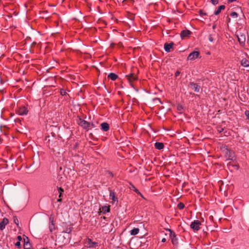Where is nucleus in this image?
<instances>
[{
	"label": "nucleus",
	"mask_w": 249,
	"mask_h": 249,
	"mask_svg": "<svg viewBox=\"0 0 249 249\" xmlns=\"http://www.w3.org/2000/svg\"><path fill=\"white\" fill-rule=\"evenodd\" d=\"M221 150L228 160H232L234 158V153L232 151L229 150L227 146H223Z\"/></svg>",
	"instance_id": "1"
},
{
	"label": "nucleus",
	"mask_w": 249,
	"mask_h": 249,
	"mask_svg": "<svg viewBox=\"0 0 249 249\" xmlns=\"http://www.w3.org/2000/svg\"><path fill=\"white\" fill-rule=\"evenodd\" d=\"M200 225L201 222L199 220H196L191 223L190 228L195 231H196L200 229Z\"/></svg>",
	"instance_id": "2"
},
{
	"label": "nucleus",
	"mask_w": 249,
	"mask_h": 249,
	"mask_svg": "<svg viewBox=\"0 0 249 249\" xmlns=\"http://www.w3.org/2000/svg\"><path fill=\"white\" fill-rule=\"evenodd\" d=\"M97 243L92 242L91 240L89 238L87 239L85 241V246L89 248H93L97 246Z\"/></svg>",
	"instance_id": "3"
},
{
	"label": "nucleus",
	"mask_w": 249,
	"mask_h": 249,
	"mask_svg": "<svg viewBox=\"0 0 249 249\" xmlns=\"http://www.w3.org/2000/svg\"><path fill=\"white\" fill-rule=\"evenodd\" d=\"M199 56V53L198 51H194L190 53L187 59L188 60H194L197 58H198Z\"/></svg>",
	"instance_id": "4"
},
{
	"label": "nucleus",
	"mask_w": 249,
	"mask_h": 249,
	"mask_svg": "<svg viewBox=\"0 0 249 249\" xmlns=\"http://www.w3.org/2000/svg\"><path fill=\"white\" fill-rule=\"evenodd\" d=\"M168 231L170 232V236L171 239L172 243L174 245H177L178 243V239L176 237V234L174 232L171 231L170 229H168Z\"/></svg>",
	"instance_id": "5"
},
{
	"label": "nucleus",
	"mask_w": 249,
	"mask_h": 249,
	"mask_svg": "<svg viewBox=\"0 0 249 249\" xmlns=\"http://www.w3.org/2000/svg\"><path fill=\"white\" fill-rule=\"evenodd\" d=\"M79 124L80 126L86 129H89L91 126L93 125V124H90L89 123L83 120H80Z\"/></svg>",
	"instance_id": "6"
},
{
	"label": "nucleus",
	"mask_w": 249,
	"mask_h": 249,
	"mask_svg": "<svg viewBox=\"0 0 249 249\" xmlns=\"http://www.w3.org/2000/svg\"><path fill=\"white\" fill-rule=\"evenodd\" d=\"M23 240H24V248L25 249H30L31 246L29 242V239L28 237L26 236H23Z\"/></svg>",
	"instance_id": "7"
},
{
	"label": "nucleus",
	"mask_w": 249,
	"mask_h": 249,
	"mask_svg": "<svg viewBox=\"0 0 249 249\" xmlns=\"http://www.w3.org/2000/svg\"><path fill=\"white\" fill-rule=\"evenodd\" d=\"M189 87L196 92H199L200 89V86L193 82H190Z\"/></svg>",
	"instance_id": "8"
},
{
	"label": "nucleus",
	"mask_w": 249,
	"mask_h": 249,
	"mask_svg": "<svg viewBox=\"0 0 249 249\" xmlns=\"http://www.w3.org/2000/svg\"><path fill=\"white\" fill-rule=\"evenodd\" d=\"M126 77L130 84L137 79V76L133 73H130L126 75Z\"/></svg>",
	"instance_id": "9"
},
{
	"label": "nucleus",
	"mask_w": 249,
	"mask_h": 249,
	"mask_svg": "<svg viewBox=\"0 0 249 249\" xmlns=\"http://www.w3.org/2000/svg\"><path fill=\"white\" fill-rule=\"evenodd\" d=\"M9 220L6 218H4L2 221L0 222V230L2 231L5 229V226L8 223Z\"/></svg>",
	"instance_id": "10"
},
{
	"label": "nucleus",
	"mask_w": 249,
	"mask_h": 249,
	"mask_svg": "<svg viewBox=\"0 0 249 249\" xmlns=\"http://www.w3.org/2000/svg\"><path fill=\"white\" fill-rule=\"evenodd\" d=\"M238 40L239 42L241 44H244L246 40V36L245 35L243 34H240L239 35H237Z\"/></svg>",
	"instance_id": "11"
},
{
	"label": "nucleus",
	"mask_w": 249,
	"mask_h": 249,
	"mask_svg": "<svg viewBox=\"0 0 249 249\" xmlns=\"http://www.w3.org/2000/svg\"><path fill=\"white\" fill-rule=\"evenodd\" d=\"M28 110L25 107L19 108L18 111V113L19 115H25L27 114Z\"/></svg>",
	"instance_id": "12"
},
{
	"label": "nucleus",
	"mask_w": 249,
	"mask_h": 249,
	"mask_svg": "<svg viewBox=\"0 0 249 249\" xmlns=\"http://www.w3.org/2000/svg\"><path fill=\"white\" fill-rule=\"evenodd\" d=\"M191 34V32L189 30H183L180 34V36L182 39L188 37Z\"/></svg>",
	"instance_id": "13"
},
{
	"label": "nucleus",
	"mask_w": 249,
	"mask_h": 249,
	"mask_svg": "<svg viewBox=\"0 0 249 249\" xmlns=\"http://www.w3.org/2000/svg\"><path fill=\"white\" fill-rule=\"evenodd\" d=\"M109 198L112 200L113 202H117L118 199L115 196V194L114 191H110Z\"/></svg>",
	"instance_id": "14"
},
{
	"label": "nucleus",
	"mask_w": 249,
	"mask_h": 249,
	"mask_svg": "<svg viewBox=\"0 0 249 249\" xmlns=\"http://www.w3.org/2000/svg\"><path fill=\"white\" fill-rule=\"evenodd\" d=\"M174 44L173 43L168 44L167 43L164 44V48L166 52H170V50L172 48Z\"/></svg>",
	"instance_id": "15"
},
{
	"label": "nucleus",
	"mask_w": 249,
	"mask_h": 249,
	"mask_svg": "<svg viewBox=\"0 0 249 249\" xmlns=\"http://www.w3.org/2000/svg\"><path fill=\"white\" fill-rule=\"evenodd\" d=\"M129 189L130 190H133L137 194L140 195L142 197H143L142 195L140 192V191L131 183H130Z\"/></svg>",
	"instance_id": "16"
},
{
	"label": "nucleus",
	"mask_w": 249,
	"mask_h": 249,
	"mask_svg": "<svg viewBox=\"0 0 249 249\" xmlns=\"http://www.w3.org/2000/svg\"><path fill=\"white\" fill-rule=\"evenodd\" d=\"M101 128L104 131H107L109 130V124L107 123H103L101 124Z\"/></svg>",
	"instance_id": "17"
},
{
	"label": "nucleus",
	"mask_w": 249,
	"mask_h": 249,
	"mask_svg": "<svg viewBox=\"0 0 249 249\" xmlns=\"http://www.w3.org/2000/svg\"><path fill=\"white\" fill-rule=\"evenodd\" d=\"M155 147L158 150H161L163 148L164 144L162 142H156L155 143Z\"/></svg>",
	"instance_id": "18"
},
{
	"label": "nucleus",
	"mask_w": 249,
	"mask_h": 249,
	"mask_svg": "<svg viewBox=\"0 0 249 249\" xmlns=\"http://www.w3.org/2000/svg\"><path fill=\"white\" fill-rule=\"evenodd\" d=\"M101 212L103 213H108L110 211L109 206H105L102 207L100 209Z\"/></svg>",
	"instance_id": "19"
},
{
	"label": "nucleus",
	"mask_w": 249,
	"mask_h": 249,
	"mask_svg": "<svg viewBox=\"0 0 249 249\" xmlns=\"http://www.w3.org/2000/svg\"><path fill=\"white\" fill-rule=\"evenodd\" d=\"M225 6L224 5L219 6L217 9L214 12V14L215 15H218L221 11V10L225 9Z\"/></svg>",
	"instance_id": "20"
},
{
	"label": "nucleus",
	"mask_w": 249,
	"mask_h": 249,
	"mask_svg": "<svg viewBox=\"0 0 249 249\" xmlns=\"http://www.w3.org/2000/svg\"><path fill=\"white\" fill-rule=\"evenodd\" d=\"M241 64L243 67H247L249 66V61L246 59H243L241 61Z\"/></svg>",
	"instance_id": "21"
},
{
	"label": "nucleus",
	"mask_w": 249,
	"mask_h": 249,
	"mask_svg": "<svg viewBox=\"0 0 249 249\" xmlns=\"http://www.w3.org/2000/svg\"><path fill=\"white\" fill-rule=\"evenodd\" d=\"M49 228L50 231L51 232H53L56 229L54 222L50 223L49 225Z\"/></svg>",
	"instance_id": "22"
},
{
	"label": "nucleus",
	"mask_w": 249,
	"mask_h": 249,
	"mask_svg": "<svg viewBox=\"0 0 249 249\" xmlns=\"http://www.w3.org/2000/svg\"><path fill=\"white\" fill-rule=\"evenodd\" d=\"M139 231L140 230L139 228H134V229L130 231V234L132 235H135L139 233Z\"/></svg>",
	"instance_id": "23"
},
{
	"label": "nucleus",
	"mask_w": 249,
	"mask_h": 249,
	"mask_svg": "<svg viewBox=\"0 0 249 249\" xmlns=\"http://www.w3.org/2000/svg\"><path fill=\"white\" fill-rule=\"evenodd\" d=\"M108 78L114 81L118 78V76L114 73H110L108 75Z\"/></svg>",
	"instance_id": "24"
},
{
	"label": "nucleus",
	"mask_w": 249,
	"mask_h": 249,
	"mask_svg": "<svg viewBox=\"0 0 249 249\" xmlns=\"http://www.w3.org/2000/svg\"><path fill=\"white\" fill-rule=\"evenodd\" d=\"M231 16L233 18H236L238 17V14L235 12H232L231 13Z\"/></svg>",
	"instance_id": "25"
},
{
	"label": "nucleus",
	"mask_w": 249,
	"mask_h": 249,
	"mask_svg": "<svg viewBox=\"0 0 249 249\" xmlns=\"http://www.w3.org/2000/svg\"><path fill=\"white\" fill-rule=\"evenodd\" d=\"M64 192V190L62 188H61V187L59 188H58V192H59V197H61L62 195V193H63Z\"/></svg>",
	"instance_id": "26"
},
{
	"label": "nucleus",
	"mask_w": 249,
	"mask_h": 249,
	"mask_svg": "<svg viewBox=\"0 0 249 249\" xmlns=\"http://www.w3.org/2000/svg\"><path fill=\"white\" fill-rule=\"evenodd\" d=\"M178 209H179L180 210H181L182 209L184 208V205L182 203H179L178 205Z\"/></svg>",
	"instance_id": "27"
},
{
	"label": "nucleus",
	"mask_w": 249,
	"mask_h": 249,
	"mask_svg": "<svg viewBox=\"0 0 249 249\" xmlns=\"http://www.w3.org/2000/svg\"><path fill=\"white\" fill-rule=\"evenodd\" d=\"M14 222L18 226V220L17 217H14Z\"/></svg>",
	"instance_id": "28"
},
{
	"label": "nucleus",
	"mask_w": 249,
	"mask_h": 249,
	"mask_svg": "<svg viewBox=\"0 0 249 249\" xmlns=\"http://www.w3.org/2000/svg\"><path fill=\"white\" fill-rule=\"evenodd\" d=\"M245 114L247 117V119L249 120V110H246L245 112Z\"/></svg>",
	"instance_id": "29"
},
{
	"label": "nucleus",
	"mask_w": 249,
	"mask_h": 249,
	"mask_svg": "<svg viewBox=\"0 0 249 249\" xmlns=\"http://www.w3.org/2000/svg\"><path fill=\"white\" fill-rule=\"evenodd\" d=\"M211 0L212 3L213 5H216V4H218V0Z\"/></svg>",
	"instance_id": "30"
},
{
	"label": "nucleus",
	"mask_w": 249,
	"mask_h": 249,
	"mask_svg": "<svg viewBox=\"0 0 249 249\" xmlns=\"http://www.w3.org/2000/svg\"><path fill=\"white\" fill-rule=\"evenodd\" d=\"M209 40L211 42H213V37L212 35H209Z\"/></svg>",
	"instance_id": "31"
},
{
	"label": "nucleus",
	"mask_w": 249,
	"mask_h": 249,
	"mask_svg": "<svg viewBox=\"0 0 249 249\" xmlns=\"http://www.w3.org/2000/svg\"><path fill=\"white\" fill-rule=\"evenodd\" d=\"M49 222L50 223L54 222L53 221V218L52 216H50V217H49Z\"/></svg>",
	"instance_id": "32"
},
{
	"label": "nucleus",
	"mask_w": 249,
	"mask_h": 249,
	"mask_svg": "<svg viewBox=\"0 0 249 249\" xmlns=\"http://www.w3.org/2000/svg\"><path fill=\"white\" fill-rule=\"evenodd\" d=\"M60 93L62 95H65L66 93V92L64 90L61 89L60 91Z\"/></svg>",
	"instance_id": "33"
},
{
	"label": "nucleus",
	"mask_w": 249,
	"mask_h": 249,
	"mask_svg": "<svg viewBox=\"0 0 249 249\" xmlns=\"http://www.w3.org/2000/svg\"><path fill=\"white\" fill-rule=\"evenodd\" d=\"M16 246L19 247L20 246V242L18 241L15 244Z\"/></svg>",
	"instance_id": "34"
},
{
	"label": "nucleus",
	"mask_w": 249,
	"mask_h": 249,
	"mask_svg": "<svg viewBox=\"0 0 249 249\" xmlns=\"http://www.w3.org/2000/svg\"><path fill=\"white\" fill-rule=\"evenodd\" d=\"M134 241V240L133 239H132L130 240V243H129V244H130V247H131V248H133L131 246H132V244H133V243Z\"/></svg>",
	"instance_id": "35"
},
{
	"label": "nucleus",
	"mask_w": 249,
	"mask_h": 249,
	"mask_svg": "<svg viewBox=\"0 0 249 249\" xmlns=\"http://www.w3.org/2000/svg\"><path fill=\"white\" fill-rule=\"evenodd\" d=\"M199 14H200V15H201V16H203V15H206V14L205 13H204V12H203V11H200V12H199Z\"/></svg>",
	"instance_id": "36"
},
{
	"label": "nucleus",
	"mask_w": 249,
	"mask_h": 249,
	"mask_svg": "<svg viewBox=\"0 0 249 249\" xmlns=\"http://www.w3.org/2000/svg\"><path fill=\"white\" fill-rule=\"evenodd\" d=\"M18 241H19L20 242L22 240V237L21 236L19 235L18 236Z\"/></svg>",
	"instance_id": "37"
},
{
	"label": "nucleus",
	"mask_w": 249,
	"mask_h": 249,
	"mask_svg": "<svg viewBox=\"0 0 249 249\" xmlns=\"http://www.w3.org/2000/svg\"><path fill=\"white\" fill-rule=\"evenodd\" d=\"M179 73L180 72L178 71H176L175 73V76L177 77L179 75Z\"/></svg>",
	"instance_id": "38"
},
{
	"label": "nucleus",
	"mask_w": 249,
	"mask_h": 249,
	"mask_svg": "<svg viewBox=\"0 0 249 249\" xmlns=\"http://www.w3.org/2000/svg\"><path fill=\"white\" fill-rule=\"evenodd\" d=\"M71 231V230L70 229H68L65 231V232L66 233H70Z\"/></svg>",
	"instance_id": "39"
},
{
	"label": "nucleus",
	"mask_w": 249,
	"mask_h": 249,
	"mask_svg": "<svg viewBox=\"0 0 249 249\" xmlns=\"http://www.w3.org/2000/svg\"><path fill=\"white\" fill-rule=\"evenodd\" d=\"M236 0H228V1L229 3H231V2H232L233 1H235Z\"/></svg>",
	"instance_id": "40"
},
{
	"label": "nucleus",
	"mask_w": 249,
	"mask_h": 249,
	"mask_svg": "<svg viewBox=\"0 0 249 249\" xmlns=\"http://www.w3.org/2000/svg\"><path fill=\"white\" fill-rule=\"evenodd\" d=\"M166 241V239L165 238H163L161 240L162 242H165Z\"/></svg>",
	"instance_id": "41"
},
{
	"label": "nucleus",
	"mask_w": 249,
	"mask_h": 249,
	"mask_svg": "<svg viewBox=\"0 0 249 249\" xmlns=\"http://www.w3.org/2000/svg\"><path fill=\"white\" fill-rule=\"evenodd\" d=\"M222 130H223V129H222V128H221L220 129L218 130V131H219L220 132H221Z\"/></svg>",
	"instance_id": "42"
},
{
	"label": "nucleus",
	"mask_w": 249,
	"mask_h": 249,
	"mask_svg": "<svg viewBox=\"0 0 249 249\" xmlns=\"http://www.w3.org/2000/svg\"><path fill=\"white\" fill-rule=\"evenodd\" d=\"M215 28V25H213V29H214Z\"/></svg>",
	"instance_id": "43"
},
{
	"label": "nucleus",
	"mask_w": 249,
	"mask_h": 249,
	"mask_svg": "<svg viewBox=\"0 0 249 249\" xmlns=\"http://www.w3.org/2000/svg\"><path fill=\"white\" fill-rule=\"evenodd\" d=\"M61 201V198L58 199V201Z\"/></svg>",
	"instance_id": "44"
},
{
	"label": "nucleus",
	"mask_w": 249,
	"mask_h": 249,
	"mask_svg": "<svg viewBox=\"0 0 249 249\" xmlns=\"http://www.w3.org/2000/svg\"><path fill=\"white\" fill-rule=\"evenodd\" d=\"M42 249H47V248H43Z\"/></svg>",
	"instance_id": "45"
}]
</instances>
